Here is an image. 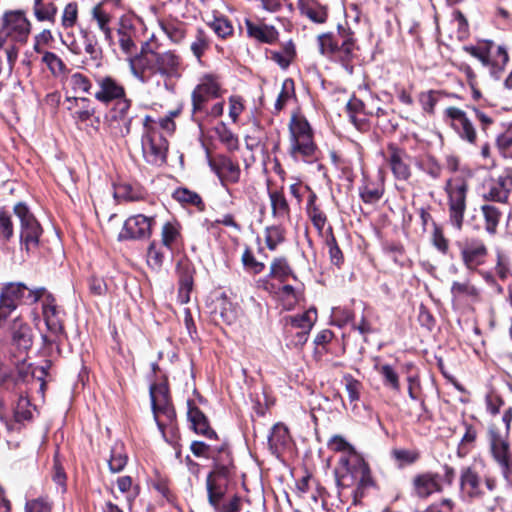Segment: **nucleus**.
<instances>
[{
	"label": "nucleus",
	"instance_id": "obj_37",
	"mask_svg": "<svg viewBox=\"0 0 512 512\" xmlns=\"http://www.w3.org/2000/svg\"><path fill=\"white\" fill-rule=\"evenodd\" d=\"M481 212L485 221L486 232L490 235H495L502 218V212L496 206L490 204L482 205Z\"/></svg>",
	"mask_w": 512,
	"mask_h": 512
},
{
	"label": "nucleus",
	"instance_id": "obj_21",
	"mask_svg": "<svg viewBox=\"0 0 512 512\" xmlns=\"http://www.w3.org/2000/svg\"><path fill=\"white\" fill-rule=\"evenodd\" d=\"M116 35L117 41L115 40V45L118 44L121 51L128 55V58L133 57L134 55L132 54L136 51L137 47L135 42L137 30L130 17L121 16L119 18L116 26Z\"/></svg>",
	"mask_w": 512,
	"mask_h": 512
},
{
	"label": "nucleus",
	"instance_id": "obj_20",
	"mask_svg": "<svg viewBox=\"0 0 512 512\" xmlns=\"http://www.w3.org/2000/svg\"><path fill=\"white\" fill-rule=\"evenodd\" d=\"M97 90L94 97L105 105L125 97V87L112 76H99L95 79Z\"/></svg>",
	"mask_w": 512,
	"mask_h": 512
},
{
	"label": "nucleus",
	"instance_id": "obj_26",
	"mask_svg": "<svg viewBox=\"0 0 512 512\" xmlns=\"http://www.w3.org/2000/svg\"><path fill=\"white\" fill-rule=\"evenodd\" d=\"M245 25L248 36L259 42L272 44L278 39L279 33L272 25L254 23L248 19L245 21Z\"/></svg>",
	"mask_w": 512,
	"mask_h": 512
},
{
	"label": "nucleus",
	"instance_id": "obj_44",
	"mask_svg": "<svg viewBox=\"0 0 512 512\" xmlns=\"http://www.w3.org/2000/svg\"><path fill=\"white\" fill-rule=\"evenodd\" d=\"M155 421L161 431L164 427L171 425L176 417V413L172 404L153 408Z\"/></svg>",
	"mask_w": 512,
	"mask_h": 512
},
{
	"label": "nucleus",
	"instance_id": "obj_27",
	"mask_svg": "<svg viewBox=\"0 0 512 512\" xmlns=\"http://www.w3.org/2000/svg\"><path fill=\"white\" fill-rule=\"evenodd\" d=\"M187 405L188 419L194 431L210 439L215 437L216 433L210 428L208 420L204 413L190 400L187 402Z\"/></svg>",
	"mask_w": 512,
	"mask_h": 512
},
{
	"label": "nucleus",
	"instance_id": "obj_7",
	"mask_svg": "<svg viewBox=\"0 0 512 512\" xmlns=\"http://www.w3.org/2000/svg\"><path fill=\"white\" fill-rule=\"evenodd\" d=\"M444 190L448 198L449 221L454 228L461 230L466 211L467 180L460 176L449 178Z\"/></svg>",
	"mask_w": 512,
	"mask_h": 512
},
{
	"label": "nucleus",
	"instance_id": "obj_25",
	"mask_svg": "<svg viewBox=\"0 0 512 512\" xmlns=\"http://www.w3.org/2000/svg\"><path fill=\"white\" fill-rule=\"evenodd\" d=\"M18 383L9 373L8 368L0 363V420L6 421L10 417L9 400L6 393L16 389Z\"/></svg>",
	"mask_w": 512,
	"mask_h": 512
},
{
	"label": "nucleus",
	"instance_id": "obj_53",
	"mask_svg": "<svg viewBox=\"0 0 512 512\" xmlns=\"http://www.w3.org/2000/svg\"><path fill=\"white\" fill-rule=\"evenodd\" d=\"M77 20L78 4L76 2H69L63 9L61 15V25L64 29H69L76 25Z\"/></svg>",
	"mask_w": 512,
	"mask_h": 512
},
{
	"label": "nucleus",
	"instance_id": "obj_11",
	"mask_svg": "<svg viewBox=\"0 0 512 512\" xmlns=\"http://www.w3.org/2000/svg\"><path fill=\"white\" fill-rule=\"evenodd\" d=\"M13 210L20 222L21 243L25 246L27 251L36 248L42 233L40 224L24 203H17Z\"/></svg>",
	"mask_w": 512,
	"mask_h": 512
},
{
	"label": "nucleus",
	"instance_id": "obj_48",
	"mask_svg": "<svg viewBox=\"0 0 512 512\" xmlns=\"http://www.w3.org/2000/svg\"><path fill=\"white\" fill-rule=\"evenodd\" d=\"M173 198L179 203L189 204L199 208L200 210L204 209V203L200 195L186 188L177 189L173 193Z\"/></svg>",
	"mask_w": 512,
	"mask_h": 512
},
{
	"label": "nucleus",
	"instance_id": "obj_45",
	"mask_svg": "<svg viewBox=\"0 0 512 512\" xmlns=\"http://www.w3.org/2000/svg\"><path fill=\"white\" fill-rule=\"evenodd\" d=\"M150 398L152 409L171 404L168 386L164 383L151 385Z\"/></svg>",
	"mask_w": 512,
	"mask_h": 512
},
{
	"label": "nucleus",
	"instance_id": "obj_1",
	"mask_svg": "<svg viewBox=\"0 0 512 512\" xmlns=\"http://www.w3.org/2000/svg\"><path fill=\"white\" fill-rule=\"evenodd\" d=\"M131 74L141 83L146 84L156 75L165 81L166 89L170 90L167 80L179 78L182 70V59L173 50L158 52L151 49L148 42L143 43L139 53L127 58Z\"/></svg>",
	"mask_w": 512,
	"mask_h": 512
},
{
	"label": "nucleus",
	"instance_id": "obj_39",
	"mask_svg": "<svg viewBox=\"0 0 512 512\" xmlns=\"http://www.w3.org/2000/svg\"><path fill=\"white\" fill-rule=\"evenodd\" d=\"M18 394V400L13 410L14 418L17 422L31 420L33 416V409L29 398L24 395L23 390L12 391Z\"/></svg>",
	"mask_w": 512,
	"mask_h": 512
},
{
	"label": "nucleus",
	"instance_id": "obj_3",
	"mask_svg": "<svg viewBox=\"0 0 512 512\" xmlns=\"http://www.w3.org/2000/svg\"><path fill=\"white\" fill-rule=\"evenodd\" d=\"M169 125L174 126L169 118L162 119L160 123H157L149 115L144 117L141 150L143 159L147 164L160 167L166 163L169 143L161 128H168Z\"/></svg>",
	"mask_w": 512,
	"mask_h": 512
},
{
	"label": "nucleus",
	"instance_id": "obj_43",
	"mask_svg": "<svg viewBox=\"0 0 512 512\" xmlns=\"http://www.w3.org/2000/svg\"><path fill=\"white\" fill-rule=\"evenodd\" d=\"M12 362L15 365L17 369V376L11 373V371L8 369L9 373L15 378L18 385L16 387V390H22L21 384L26 381L28 376H32L33 372L31 370V366L26 363L27 357H24L23 361L20 360V355L13 354L11 355Z\"/></svg>",
	"mask_w": 512,
	"mask_h": 512
},
{
	"label": "nucleus",
	"instance_id": "obj_58",
	"mask_svg": "<svg viewBox=\"0 0 512 512\" xmlns=\"http://www.w3.org/2000/svg\"><path fill=\"white\" fill-rule=\"evenodd\" d=\"M209 26L220 38H226L232 35L234 30L230 21L223 17L215 18L211 23H209Z\"/></svg>",
	"mask_w": 512,
	"mask_h": 512
},
{
	"label": "nucleus",
	"instance_id": "obj_55",
	"mask_svg": "<svg viewBox=\"0 0 512 512\" xmlns=\"http://www.w3.org/2000/svg\"><path fill=\"white\" fill-rule=\"evenodd\" d=\"M460 431L462 432L460 439L461 446L475 445L479 433V427L477 425L463 422L460 427Z\"/></svg>",
	"mask_w": 512,
	"mask_h": 512
},
{
	"label": "nucleus",
	"instance_id": "obj_28",
	"mask_svg": "<svg viewBox=\"0 0 512 512\" xmlns=\"http://www.w3.org/2000/svg\"><path fill=\"white\" fill-rule=\"evenodd\" d=\"M91 15L98 29L103 33L105 41L109 46H115L114 33L110 26L112 21L111 14L104 9L103 4H98L93 7Z\"/></svg>",
	"mask_w": 512,
	"mask_h": 512
},
{
	"label": "nucleus",
	"instance_id": "obj_19",
	"mask_svg": "<svg viewBox=\"0 0 512 512\" xmlns=\"http://www.w3.org/2000/svg\"><path fill=\"white\" fill-rule=\"evenodd\" d=\"M154 217H147L137 214L129 217L123 225L119 234L120 240L144 239L151 235V227L154 223Z\"/></svg>",
	"mask_w": 512,
	"mask_h": 512
},
{
	"label": "nucleus",
	"instance_id": "obj_32",
	"mask_svg": "<svg viewBox=\"0 0 512 512\" xmlns=\"http://www.w3.org/2000/svg\"><path fill=\"white\" fill-rule=\"evenodd\" d=\"M298 6L301 14L315 23H324L327 20L326 7L316 0H299Z\"/></svg>",
	"mask_w": 512,
	"mask_h": 512
},
{
	"label": "nucleus",
	"instance_id": "obj_24",
	"mask_svg": "<svg viewBox=\"0 0 512 512\" xmlns=\"http://www.w3.org/2000/svg\"><path fill=\"white\" fill-rule=\"evenodd\" d=\"M161 244L171 254H174L183 246L182 226L177 220L173 219L163 224Z\"/></svg>",
	"mask_w": 512,
	"mask_h": 512
},
{
	"label": "nucleus",
	"instance_id": "obj_18",
	"mask_svg": "<svg viewBox=\"0 0 512 512\" xmlns=\"http://www.w3.org/2000/svg\"><path fill=\"white\" fill-rule=\"evenodd\" d=\"M512 190V168H504L496 178L488 183L485 199L506 203Z\"/></svg>",
	"mask_w": 512,
	"mask_h": 512
},
{
	"label": "nucleus",
	"instance_id": "obj_63",
	"mask_svg": "<svg viewBox=\"0 0 512 512\" xmlns=\"http://www.w3.org/2000/svg\"><path fill=\"white\" fill-rule=\"evenodd\" d=\"M128 461V456L124 450H112L108 461L109 468L112 472H120L124 469Z\"/></svg>",
	"mask_w": 512,
	"mask_h": 512
},
{
	"label": "nucleus",
	"instance_id": "obj_59",
	"mask_svg": "<svg viewBox=\"0 0 512 512\" xmlns=\"http://www.w3.org/2000/svg\"><path fill=\"white\" fill-rule=\"evenodd\" d=\"M242 263L245 269L253 274H259L265 268L264 263L257 261L249 248H246L242 254Z\"/></svg>",
	"mask_w": 512,
	"mask_h": 512
},
{
	"label": "nucleus",
	"instance_id": "obj_10",
	"mask_svg": "<svg viewBox=\"0 0 512 512\" xmlns=\"http://www.w3.org/2000/svg\"><path fill=\"white\" fill-rule=\"evenodd\" d=\"M31 24L21 10L7 11L2 17L0 47L7 42L25 43L30 34Z\"/></svg>",
	"mask_w": 512,
	"mask_h": 512
},
{
	"label": "nucleus",
	"instance_id": "obj_30",
	"mask_svg": "<svg viewBox=\"0 0 512 512\" xmlns=\"http://www.w3.org/2000/svg\"><path fill=\"white\" fill-rule=\"evenodd\" d=\"M269 199L271 203L272 215L279 222H284L290 219V206L288 201L281 190L269 191Z\"/></svg>",
	"mask_w": 512,
	"mask_h": 512
},
{
	"label": "nucleus",
	"instance_id": "obj_35",
	"mask_svg": "<svg viewBox=\"0 0 512 512\" xmlns=\"http://www.w3.org/2000/svg\"><path fill=\"white\" fill-rule=\"evenodd\" d=\"M335 38L339 40L341 58H352L355 49V42L353 38V32L350 30V28L339 25L338 34Z\"/></svg>",
	"mask_w": 512,
	"mask_h": 512
},
{
	"label": "nucleus",
	"instance_id": "obj_47",
	"mask_svg": "<svg viewBox=\"0 0 512 512\" xmlns=\"http://www.w3.org/2000/svg\"><path fill=\"white\" fill-rule=\"evenodd\" d=\"M216 135L219 141L224 144L228 150L234 151L239 147L237 136L226 126L225 123H220L215 128Z\"/></svg>",
	"mask_w": 512,
	"mask_h": 512
},
{
	"label": "nucleus",
	"instance_id": "obj_42",
	"mask_svg": "<svg viewBox=\"0 0 512 512\" xmlns=\"http://www.w3.org/2000/svg\"><path fill=\"white\" fill-rule=\"evenodd\" d=\"M161 28L175 44L181 43L186 37L187 26L183 22L161 23Z\"/></svg>",
	"mask_w": 512,
	"mask_h": 512
},
{
	"label": "nucleus",
	"instance_id": "obj_14",
	"mask_svg": "<svg viewBox=\"0 0 512 512\" xmlns=\"http://www.w3.org/2000/svg\"><path fill=\"white\" fill-rule=\"evenodd\" d=\"M220 96V84L213 75H205L194 88L192 98V113L196 115L204 111L206 103Z\"/></svg>",
	"mask_w": 512,
	"mask_h": 512
},
{
	"label": "nucleus",
	"instance_id": "obj_2",
	"mask_svg": "<svg viewBox=\"0 0 512 512\" xmlns=\"http://www.w3.org/2000/svg\"><path fill=\"white\" fill-rule=\"evenodd\" d=\"M339 451L341 454L338 458V466L335 469L337 485L340 489L339 493L343 495L346 489L355 486L351 495L353 504L357 505L374 486V481L368 465L357 450Z\"/></svg>",
	"mask_w": 512,
	"mask_h": 512
},
{
	"label": "nucleus",
	"instance_id": "obj_36",
	"mask_svg": "<svg viewBox=\"0 0 512 512\" xmlns=\"http://www.w3.org/2000/svg\"><path fill=\"white\" fill-rule=\"evenodd\" d=\"M269 448H288L291 444V437L288 428L281 424H275L268 436Z\"/></svg>",
	"mask_w": 512,
	"mask_h": 512
},
{
	"label": "nucleus",
	"instance_id": "obj_54",
	"mask_svg": "<svg viewBox=\"0 0 512 512\" xmlns=\"http://www.w3.org/2000/svg\"><path fill=\"white\" fill-rule=\"evenodd\" d=\"M294 95V82L292 79H285L282 83V89L279 93L274 108L276 112H280L286 105L287 101Z\"/></svg>",
	"mask_w": 512,
	"mask_h": 512
},
{
	"label": "nucleus",
	"instance_id": "obj_5",
	"mask_svg": "<svg viewBox=\"0 0 512 512\" xmlns=\"http://www.w3.org/2000/svg\"><path fill=\"white\" fill-rule=\"evenodd\" d=\"M45 287L30 288L23 282H9L2 286L0 293V328L19 305H32L40 301Z\"/></svg>",
	"mask_w": 512,
	"mask_h": 512
},
{
	"label": "nucleus",
	"instance_id": "obj_46",
	"mask_svg": "<svg viewBox=\"0 0 512 512\" xmlns=\"http://www.w3.org/2000/svg\"><path fill=\"white\" fill-rule=\"evenodd\" d=\"M375 369L383 377L385 386L390 387L394 391L400 390L399 375L391 365H375Z\"/></svg>",
	"mask_w": 512,
	"mask_h": 512
},
{
	"label": "nucleus",
	"instance_id": "obj_38",
	"mask_svg": "<svg viewBox=\"0 0 512 512\" xmlns=\"http://www.w3.org/2000/svg\"><path fill=\"white\" fill-rule=\"evenodd\" d=\"M319 51L322 55L332 59L341 58L339 40L332 34H321L318 36Z\"/></svg>",
	"mask_w": 512,
	"mask_h": 512
},
{
	"label": "nucleus",
	"instance_id": "obj_41",
	"mask_svg": "<svg viewBox=\"0 0 512 512\" xmlns=\"http://www.w3.org/2000/svg\"><path fill=\"white\" fill-rule=\"evenodd\" d=\"M210 47V39L206 32L198 28L196 30L194 40L192 41L190 45V50L192 54L196 57V59L200 62L201 57L204 55V53L209 49Z\"/></svg>",
	"mask_w": 512,
	"mask_h": 512
},
{
	"label": "nucleus",
	"instance_id": "obj_13",
	"mask_svg": "<svg viewBox=\"0 0 512 512\" xmlns=\"http://www.w3.org/2000/svg\"><path fill=\"white\" fill-rule=\"evenodd\" d=\"M208 164L211 170L219 178L222 187H224L227 193L232 196V192L227 185L235 184L240 180L241 169L239 164L224 155H217L213 158H209Z\"/></svg>",
	"mask_w": 512,
	"mask_h": 512
},
{
	"label": "nucleus",
	"instance_id": "obj_9",
	"mask_svg": "<svg viewBox=\"0 0 512 512\" xmlns=\"http://www.w3.org/2000/svg\"><path fill=\"white\" fill-rule=\"evenodd\" d=\"M493 46L492 41H487L484 46H465L464 50L478 59L493 78L499 79L509 61V56L504 46H497L496 51L492 52Z\"/></svg>",
	"mask_w": 512,
	"mask_h": 512
},
{
	"label": "nucleus",
	"instance_id": "obj_15",
	"mask_svg": "<svg viewBox=\"0 0 512 512\" xmlns=\"http://www.w3.org/2000/svg\"><path fill=\"white\" fill-rule=\"evenodd\" d=\"M458 246L462 262L468 270L476 271L479 266L484 264L488 249L481 239H467L463 243H459Z\"/></svg>",
	"mask_w": 512,
	"mask_h": 512
},
{
	"label": "nucleus",
	"instance_id": "obj_34",
	"mask_svg": "<svg viewBox=\"0 0 512 512\" xmlns=\"http://www.w3.org/2000/svg\"><path fill=\"white\" fill-rule=\"evenodd\" d=\"M316 319L317 311L311 308L302 314L289 316L286 321L290 324L291 330L310 331Z\"/></svg>",
	"mask_w": 512,
	"mask_h": 512
},
{
	"label": "nucleus",
	"instance_id": "obj_22",
	"mask_svg": "<svg viewBox=\"0 0 512 512\" xmlns=\"http://www.w3.org/2000/svg\"><path fill=\"white\" fill-rule=\"evenodd\" d=\"M176 272L179 278L178 298L180 303L185 304L190 301V293L194 284L195 268L189 259L183 258L178 261Z\"/></svg>",
	"mask_w": 512,
	"mask_h": 512
},
{
	"label": "nucleus",
	"instance_id": "obj_49",
	"mask_svg": "<svg viewBox=\"0 0 512 512\" xmlns=\"http://www.w3.org/2000/svg\"><path fill=\"white\" fill-rule=\"evenodd\" d=\"M290 275H293V271L287 260L283 257L275 258L271 263L269 276L285 281Z\"/></svg>",
	"mask_w": 512,
	"mask_h": 512
},
{
	"label": "nucleus",
	"instance_id": "obj_61",
	"mask_svg": "<svg viewBox=\"0 0 512 512\" xmlns=\"http://www.w3.org/2000/svg\"><path fill=\"white\" fill-rule=\"evenodd\" d=\"M491 453L494 459L501 466L504 477L508 479L512 471L509 450H491Z\"/></svg>",
	"mask_w": 512,
	"mask_h": 512
},
{
	"label": "nucleus",
	"instance_id": "obj_17",
	"mask_svg": "<svg viewBox=\"0 0 512 512\" xmlns=\"http://www.w3.org/2000/svg\"><path fill=\"white\" fill-rule=\"evenodd\" d=\"M385 160L396 180L407 181L411 177V158L404 149L389 144Z\"/></svg>",
	"mask_w": 512,
	"mask_h": 512
},
{
	"label": "nucleus",
	"instance_id": "obj_23",
	"mask_svg": "<svg viewBox=\"0 0 512 512\" xmlns=\"http://www.w3.org/2000/svg\"><path fill=\"white\" fill-rule=\"evenodd\" d=\"M445 115L451 120L453 128L462 139L471 144L476 142V130L463 110L457 107H448L445 110Z\"/></svg>",
	"mask_w": 512,
	"mask_h": 512
},
{
	"label": "nucleus",
	"instance_id": "obj_6",
	"mask_svg": "<svg viewBox=\"0 0 512 512\" xmlns=\"http://www.w3.org/2000/svg\"><path fill=\"white\" fill-rule=\"evenodd\" d=\"M289 155L294 161L312 163L317 159L313 132L305 117L293 115L289 123Z\"/></svg>",
	"mask_w": 512,
	"mask_h": 512
},
{
	"label": "nucleus",
	"instance_id": "obj_12",
	"mask_svg": "<svg viewBox=\"0 0 512 512\" xmlns=\"http://www.w3.org/2000/svg\"><path fill=\"white\" fill-rule=\"evenodd\" d=\"M9 331L11 336L10 354L20 355V360L23 361L33 344L32 329L23 319L16 317L12 320Z\"/></svg>",
	"mask_w": 512,
	"mask_h": 512
},
{
	"label": "nucleus",
	"instance_id": "obj_51",
	"mask_svg": "<svg viewBox=\"0 0 512 512\" xmlns=\"http://www.w3.org/2000/svg\"><path fill=\"white\" fill-rule=\"evenodd\" d=\"M325 244L328 247V253L330 261L336 266H340L343 263V253L340 250L336 238L333 235L332 227L328 228V235L325 239Z\"/></svg>",
	"mask_w": 512,
	"mask_h": 512
},
{
	"label": "nucleus",
	"instance_id": "obj_64",
	"mask_svg": "<svg viewBox=\"0 0 512 512\" xmlns=\"http://www.w3.org/2000/svg\"><path fill=\"white\" fill-rule=\"evenodd\" d=\"M115 197L122 201H138L141 194L129 184H121L116 188Z\"/></svg>",
	"mask_w": 512,
	"mask_h": 512
},
{
	"label": "nucleus",
	"instance_id": "obj_33",
	"mask_svg": "<svg viewBox=\"0 0 512 512\" xmlns=\"http://www.w3.org/2000/svg\"><path fill=\"white\" fill-rule=\"evenodd\" d=\"M65 103L76 105L77 109L72 112V117L79 122L87 121L95 112V109L88 98L67 97Z\"/></svg>",
	"mask_w": 512,
	"mask_h": 512
},
{
	"label": "nucleus",
	"instance_id": "obj_29",
	"mask_svg": "<svg viewBox=\"0 0 512 512\" xmlns=\"http://www.w3.org/2000/svg\"><path fill=\"white\" fill-rule=\"evenodd\" d=\"M414 485L420 497H427L442 489V477L438 474H423L415 478Z\"/></svg>",
	"mask_w": 512,
	"mask_h": 512
},
{
	"label": "nucleus",
	"instance_id": "obj_50",
	"mask_svg": "<svg viewBox=\"0 0 512 512\" xmlns=\"http://www.w3.org/2000/svg\"><path fill=\"white\" fill-rule=\"evenodd\" d=\"M285 231L280 225H274L265 229V243L269 250L274 251L285 237Z\"/></svg>",
	"mask_w": 512,
	"mask_h": 512
},
{
	"label": "nucleus",
	"instance_id": "obj_8",
	"mask_svg": "<svg viewBox=\"0 0 512 512\" xmlns=\"http://www.w3.org/2000/svg\"><path fill=\"white\" fill-rule=\"evenodd\" d=\"M42 301V316L49 332V335H42V340L45 345H57L65 336L64 312L56 304L54 296L46 289V292L41 298Z\"/></svg>",
	"mask_w": 512,
	"mask_h": 512
},
{
	"label": "nucleus",
	"instance_id": "obj_4",
	"mask_svg": "<svg viewBox=\"0 0 512 512\" xmlns=\"http://www.w3.org/2000/svg\"><path fill=\"white\" fill-rule=\"evenodd\" d=\"M229 483V467L227 465L215 464L213 470L206 478L208 503L215 512L240 511L241 498L235 494L227 498Z\"/></svg>",
	"mask_w": 512,
	"mask_h": 512
},
{
	"label": "nucleus",
	"instance_id": "obj_31",
	"mask_svg": "<svg viewBox=\"0 0 512 512\" xmlns=\"http://www.w3.org/2000/svg\"><path fill=\"white\" fill-rule=\"evenodd\" d=\"M113 109L111 110L112 120L123 121L124 128L121 130L122 136H126L131 131L132 118L128 117V112L131 108V100L125 97L117 99Z\"/></svg>",
	"mask_w": 512,
	"mask_h": 512
},
{
	"label": "nucleus",
	"instance_id": "obj_62",
	"mask_svg": "<svg viewBox=\"0 0 512 512\" xmlns=\"http://www.w3.org/2000/svg\"><path fill=\"white\" fill-rule=\"evenodd\" d=\"M53 504L46 497H39L26 502V512H52Z\"/></svg>",
	"mask_w": 512,
	"mask_h": 512
},
{
	"label": "nucleus",
	"instance_id": "obj_52",
	"mask_svg": "<svg viewBox=\"0 0 512 512\" xmlns=\"http://www.w3.org/2000/svg\"><path fill=\"white\" fill-rule=\"evenodd\" d=\"M69 85L75 93H90L92 83L90 79L82 73H73L69 78Z\"/></svg>",
	"mask_w": 512,
	"mask_h": 512
},
{
	"label": "nucleus",
	"instance_id": "obj_16",
	"mask_svg": "<svg viewBox=\"0 0 512 512\" xmlns=\"http://www.w3.org/2000/svg\"><path fill=\"white\" fill-rule=\"evenodd\" d=\"M460 486L462 493L469 498H479L485 494V489L492 492L496 488V481L487 477L482 482L481 477L471 468L462 471Z\"/></svg>",
	"mask_w": 512,
	"mask_h": 512
},
{
	"label": "nucleus",
	"instance_id": "obj_57",
	"mask_svg": "<svg viewBox=\"0 0 512 512\" xmlns=\"http://www.w3.org/2000/svg\"><path fill=\"white\" fill-rule=\"evenodd\" d=\"M33 15L40 22L54 23L57 15V7L54 3H46L39 9H34Z\"/></svg>",
	"mask_w": 512,
	"mask_h": 512
},
{
	"label": "nucleus",
	"instance_id": "obj_60",
	"mask_svg": "<svg viewBox=\"0 0 512 512\" xmlns=\"http://www.w3.org/2000/svg\"><path fill=\"white\" fill-rule=\"evenodd\" d=\"M163 262H164V254L162 253L160 247H158L155 242H152L149 245L148 252H147L148 265L151 268L158 270L161 268Z\"/></svg>",
	"mask_w": 512,
	"mask_h": 512
},
{
	"label": "nucleus",
	"instance_id": "obj_56",
	"mask_svg": "<svg viewBox=\"0 0 512 512\" xmlns=\"http://www.w3.org/2000/svg\"><path fill=\"white\" fill-rule=\"evenodd\" d=\"M383 196V189L374 184H366L360 188L361 199L368 204L378 202Z\"/></svg>",
	"mask_w": 512,
	"mask_h": 512
},
{
	"label": "nucleus",
	"instance_id": "obj_40",
	"mask_svg": "<svg viewBox=\"0 0 512 512\" xmlns=\"http://www.w3.org/2000/svg\"><path fill=\"white\" fill-rule=\"evenodd\" d=\"M450 291L454 299L466 297L471 300H478L480 297V290L470 281H454Z\"/></svg>",
	"mask_w": 512,
	"mask_h": 512
}]
</instances>
